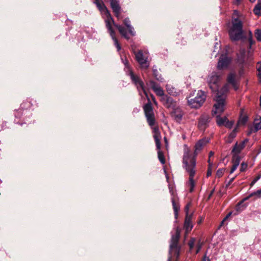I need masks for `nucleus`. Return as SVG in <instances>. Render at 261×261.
I'll use <instances>...</instances> for the list:
<instances>
[{"mask_svg":"<svg viewBox=\"0 0 261 261\" xmlns=\"http://www.w3.org/2000/svg\"><path fill=\"white\" fill-rule=\"evenodd\" d=\"M206 95L205 93L199 90L198 91L196 96L193 98L189 96L188 98L189 105L192 108L197 109L200 108L205 100Z\"/></svg>","mask_w":261,"mask_h":261,"instance_id":"obj_9","label":"nucleus"},{"mask_svg":"<svg viewBox=\"0 0 261 261\" xmlns=\"http://www.w3.org/2000/svg\"><path fill=\"white\" fill-rule=\"evenodd\" d=\"M180 236V229L177 227L175 229V234L172 236L170 245V256L168 259V261H172L173 256H175L177 258L179 255L180 247L178 246V241Z\"/></svg>","mask_w":261,"mask_h":261,"instance_id":"obj_7","label":"nucleus"},{"mask_svg":"<svg viewBox=\"0 0 261 261\" xmlns=\"http://www.w3.org/2000/svg\"><path fill=\"white\" fill-rule=\"evenodd\" d=\"M98 10L101 12H104L106 15L107 19H106V25L107 28L108 29L109 32L114 42V44L116 46L117 50L119 51L121 49V47L118 42V39L115 36V32L112 28V24H113L119 31L121 35L126 39H129L128 36L126 29L122 25L116 24L112 18L109 11L108 10L102 1L96 5Z\"/></svg>","mask_w":261,"mask_h":261,"instance_id":"obj_2","label":"nucleus"},{"mask_svg":"<svg viewBox=\"0 0 261 261\" xmlns=\"http://www.w3.org/2000/svg\"><path fill=\"white\" fill-rule=\"evenodd\" d=\"M160 96L161 97V101L167 108H170L174 105V101L172 97L165 95L164 93L163 95H160Z\"/></svg>","mask_w":261,"mask_h":261,"instance_id":"obj_18","label":"nucleus"},{"mask_svg":"<svg viewBox=\"0 0 261 261\" xmlns=\"http://www.w3.org/2000/svg\"><path fill=\"white\" fill-rule=\"evenodd\" d=\"M31 106V103H29V105H28V106L27 107V108L30 107Z\"/></svg>","mask_w":261,"mask_h":261,"instance_id":"obj_62","label":"nucleus"},{"mask_svg":"<svg viewBox=\"0 0 261 261\" xmlns=\"http://www.w3.org/2000/svg\"><path fill=\"white\" fill-rule=\"evenodd\" d=\"M254 34L257 40L261 41V29L256 30Z\"/></svg>","mask_w":261,"mask_h":261,"instance_id":"obj_31","label":"nucleus"},{"mask_svg":"<svg viewBox=\"0 0 261 261\" xmlns=\"http://www.w3.org/2000/svg\"><path fill=\"white\" fill-rule=\"evenodd\" d=\"M248 165L246 163L242 162L241 164V168H240V172H244L245 171L247 168Z\"/></svg>","mask_w":261,"mask_h":261,"instance_id":"obj_32","label":"nucleus"},{"mask_svg":"<svg viewBox=\"0 0 261 261\" xmlns=\"http://www.w3.org/2000/svg\"><path fill=\"white\" fill-rule=\"evenodd\" d=\"M153 75L154 77L158 81L162 82H163V78L162 77L161 75L159 73L156 69H153Z\"/></svg>","mask_w":261,"mask_h":261,"instance_id":"obj_26","label":"nucleus"},{"mask_svg":"<svg viewBox=\"0 0 261 261\" xmlns=\"http://www.w3.org/2000/svg\"><path fill=\"white\" fill-rule=\"evenodd\" d=\"M135 55V59L137 62L139 64L141 68L147 69L149 66V63L148 61V57L143 54V51L139 50L137 52L134 51Z\"/></svg>","mask_w":261,"mask_h":261,"instance_id":"obj_10","label":"nucleus"},{"mask_svg":"<svg viewBox=\"0 0 261 261\" xmlns=\"http://www.w3.org/2000/svg\"><path fill=\"white\" fill-rule=\"evenodd\" d=\"M189 205H187L185 207V211L186 212V215L188 214Z\"/></svg>","mask_w":261,"mask_h":261,"instance_id":"obj_54","label":"nucleus"},{"mask_svg":"<svg viewBox=\"0 0 261 261\" xmlns=\"http://www.w3.org/2000/svg\"><path fill=\"white\" fill-rule=\"evenodd\" d=\"M252 37V32L250 31H249L248 37Z\"/></svg>","mask_w":261,"mask_h":261,"instance_id":"obj_58","label":"nucleus"},{"mask_svg":"<svg viewBox=\"0 0 261 261\" xmlns=\"http://www.w3.org/2000/svg\"><path fill=\"white\" fill-rule=\"evenodd\" d=\"M258 77H259V78H260V79H261V73H258Z\"/></svg>","mask_w":261,"mask_h":261,"instance_id":"obj_59","label":"nucleus"},{"mask_svg":"<svg viewBox=\"0 0 261 261\" xmlns=\"http://www.w3.org/2000/svg\"><path fill=\"white\" fill-rule=\"evenodd\" d=\"M261 177V175H257L256 177H255L253 180L251 181L250 184V186H253L255 183H256Z\"/></svg>","mask_w":261,"mask_h":261,"instance_id":"obj_36","label":"nucleus"},{"mask_svg":"<svg viewBox=\"0 0 261 261\" xmlns=\"http://www.w3.org/2000/svg\"><path fill=\"white\" fill-rule=\"evenodd\" d=\"M214 190H213L211 192V194H210V196H211L213 194V192H214Z\"/></svg>","mask_w":261,"mask_h":261,"instance_id":"obj_61","label":"nucleus"},{"mask_svg":"<svg viewBox=\"0 0 261 261\" xmlns=\"http://www.w3.org/2000/svg\"><path fill=\"white\" fill-rule=\"evenodd\" d=\"M233 139H229V137H228V139L227 140V142L229 143H231Z\"/></svg>","mask_w":261,"mask_h":261,"instance_id":"obj_57","label":"nucleus"},{"mask_svg":"<svg viewBox=\"0 0 261 261\" xmlns=\"http://www.w3.org/2000/svg\"><path fill=\"white\" fill-rule=\"evenodd\" d=\"M222 74L223 73L221 72L213 71L210 75H208L207 79V82L210 88L211 89L213 92L216 93L215 97V100L216 97L217 96V93L222 91L223 89L225 86H227L228 91L229 90V86L227 84L225 85L220 90H219V83Z\"/></svg>","mask_w":261,"mask_h":261,"instance_id":"obj_6","label":"nucleus"},{"mask_svg":"<svg viewBox=\"0 0 261 261\" xmlns=\"http://www.w3.org/2000/svg\"><path fill=\"white\" fill-rule=\"evenodd\" d=\"M231 62V59L226 55H221L218 63L217 68L223 69L227 68Z\"/></svg>","mask_w":261,"mask_h":261,"instance_id":"obj_13","label":"nucleus"},{"mask_svg":"<svg viewBox=\"0 0 261 261\" xmlns=\"http://www.w3.org/2000/svg\"><path fill=\"white\" fill-rule=\"evenodd\" d=\"M182 116L183 113L179 108L175 109L172 113V116L177 122H179L181 120Z\"/></svg>","mask_w":261,"mask_h":261,"instance_id":"obj_19","label":"nucleus"},{"mask_svg":"<svg viewBox=\"0 0 261 261\" xmlns=\"http://www.w3.org/2000/svg\"><path fill=\"white\" fill-rule=\"evenodd\" d=\"M149 83L151 89L155 93L156 95L159 96L164 94V91L159 84L152 80L149 81Z\"/></svg>","mask_w":261,"mask_h":261,"instance_id":"obj_14","label":"nucleus"},{"mask_svg":"<svg viewBox=\"0 0 261 261\" xmlns=\"http://www.w3.org/2000/svg\"><path fill=\"white\" fill-rule=\"evenodd\" d=\"M225 169L224 168L219 169L217 170L216 175L218 177H221L224 174Z\"/></svg>","mask_w":261,"mask_h":261,"instance_id":"obj_34","label":"nucleus"},{"mask_svg":"<svg viewBox=\"0 0 261 261\" xmlns=\"http://www.w3.org/2000/svg\"><path fill=\"white\" fill-rule=\"evenodd\" d=\"M245 146L243 145V143L238 144V142H236L234 146H233L232 150L231 151L232 153H236L239 154L241 151L244 148Z\"/></svg>","mask_w":261,"mask_h":261,"instance_id":"obj_22","label":"nucleus"},{"mask_svg":"<svg viewBox=\"0 0 261 261\" xmlns=\"http://www.w3.org/2000/svg\"><path fill=\"white\" fill-rule=\"evenodd\" d=\"M124 64L125 66V68L127 69V74L130 76V78L137 87L138 91L139 92L140 95H141V90L142 91L143 93L146 97L148 102L145 104L143 107V110L145 116L146 117L147 121L149 126H152L155 124V118L154 114L153 111V109L151 106V101L148 97V94L145 90L144 83L140 79V78L137 75H135L133 71L130 68L128 65V62L127 60H125L124 62Z\"/></svg>","mask_w":261,"mask_h":261,"instance_id":"obj_1","label":"nucleus"},{"mask_svg":"<svg viewBox=\"0 0 261 261\" xmlns=\"http://www.w3.org/2000/svg\"><path fill=\"white\" fill-rule=\"evenodd\" d=\"M231 214H232V212H229L226 216V217L223 219V220H222V221L221 222V226H222L224 223V222L227 220L228 218L231 215Z\"/></svg>","mask_w":261,"mask_h":261,"instance_id":"obj_39","label":"nucleus"},{"mask_svg":"<svg viewBox=\"0 0 261 261\" xmlns=\"http://www.w3.org/2000/svg\"><path fill=\"white\" fill-rule=\"evenodd\" d=\"M183 167L189 175L188 185L190 186L189 191L192 192L195 187L194 177L196 173V162L194 159L189 161L188 152L186 150L185 156L182 158Z\"/></svg>","mask_w":261,"mask_h":261,"instance_id":"obj_5","label":"nucleus"},{"mask_svg":"<svg viewBox=\"0 0 261 261\" xmlns=\"http://www.w3.org/2000/svg\"><path fill=\"white\" fill-rule=\"evenodd\" d=\"M192 217V214L186 215L184 222V229H185L186 233H189L193 228V224L191 222Z\"/></svg>","mask_w":261,"mask_h":261,"instance_id":"obj_15","label":"nucleus"},{"mask_svg":"<svg viewBox=\"0 0 261 261\" xmlns=\"http://www.w3.org/2000/svg\"><path fill=\"white\" fill-rule=\"evenodd\" d=\"M214 154V152L212 151H210L209 153V158H210L211 156H213Z\"/></svg>","mask_w":261,"mask_h":261,"instance_id":"obj_55","label":"nucleus"},{"mask_svg":"<svg viewBox=\"0 0 261 261\" xmlns=\"http://www.w3.org/2000/svg\"><path fill=\"white\" fill-rule=\"evenodd\" d=\"M254 13L257 16L261 15V1H258L253 9Z\"/></svg>","mask_w":261,"mask_h":261,"instance_id":"obj_24","label":"nucleus"},{"mask_svg":"<svg viewBox=\"0 0 261 261\" xmlns=\"http://www.w3.org/2000/svg\"><path fill=\"white\" fill-rule=\"evenodd\" d=\"M201 248V245L200 244V243H198V244L197 245V250L196 251V253H198Z\"/></svg>","mask_w":261,"mask_h":261,"instance_id":"obj_44","label":"nucleus"},{"mask_svg":"<svg viewBox=\"0 0 261 261\" xmlns=\"http://www.w3.org/2000/svg\"><path fill=\"white\" fill-rule=\"evenodd\" d=\"M231 85L232 86V87H233L234 89L236 91L238 89L239 87H238V86L237 85V82L234 84H231Z\"/></svg>","mask_w":261,"mask_h":261,"instance_id":"obj_46","label":"nucleus"},{"mask_svg":"<svg viewBox=\"0 0 261 261\" xmlns=\"http://www.w3.org/2000/svg\"><path fill=\"white\" fill-rule=\"evenodd\" d=\"M120 0H110V5L115 16L118 19H121V14L122 9L120 7Z\"/></svg>","mask_w":261,"mask_h":261,"instance_id":"obj_12","label":"nucleus"},{"mask_svg":"<svg viewBox=\"0 0 261 261\" xmlns=\"http://www.w3.org/2000/svg\"><path fill=\"white\" fill-rule=\"evenodd\" d=\"M170 192L172 195L171 198V201H172V204L173 206V208L174 210L175 217L176 219L178 217V211L179 210L180 206L179 205V203L177 201H176L175 198V195L173 191L172 190H170Z\"/></svg>","mask_w":261,"mask_h":261,"instance_id":"obj_16","label":"nucleus"},{"mask_svg":"<svg viewBox=\"0 0 261 261\" xmlns=\"http://www.w3.org/2000/svg\"><path fill=\"white\" fill-rule=\"evenodd\" d=\"M166 90L168 93L172 95H176L177 93L175 91V90L174 88H170L169 86H167Z\"/></svg>","mask_w":261,"mask_h":261,"instance_id":"obj_30","label":"nucleus"},{"mask_svg":"<svg viewBox=\"0 0 261 261\" xmlns=\"http://www.w3.org/2000/svg\"><path fill=\"white\" fill-rule=\"evenodd\" d=\"M255 0H250V1L251 2V3H253L255 2Z\"/></svg>","mask_w":261,"mask_h":261,"instance_id":"obj_63","label":"nucleus"},{"mask_svg":"<svg viewBox=\"0 0 261 261\" xmlns=\"http://www.w3.org/2000/svg\"><path fill=\"white\" fill-rule=\"evenodd\" d=\"M243 15L236 10L233 11L228 30L230 39L233 41H239L245 38L243 30Z\"/></svg>","mask_w":261,"mask_h":261,"instance_id":"obj_3","label":"nucleus"},{"mask_svg":"<svg viewBox=\"0 0 261 261\" xmlns=\"http://www.w3.org/2000/svg\"><path fill=\"white\" fill-rule=\"evenodd\" d=\"M102 0H94V4H95L96 5H97L98 3H99L100 2H101Z\"/></svg>","mask_w":261,"mask_h":261,"instance_id":"obj_52","label":"nucleus"},{"mask_svg":"<svg viewBox=\"0 0 261 261\" xmlns=\"http://www.w3.org/2000/svg\"><path fill=\"white\" fill-rule=\"evenodd\" d=\"M238 166L233 164L231 168L230 173L232 174L238 168Z\"/></svg>","mask_w":261,"mask_h":261,"instance_id":"obj_41","label":"nucleus"},{"mask_svg":"<svg viewBox=\"0 0 261 261\" xmlns=\"http://www.w3.org/2000/svg\"><path fill=\"white\" fill-rule=\"evenodd\" d=\"M258 66L257 67V70L258 73H261V63H258Z\"/></svg>","mask_w":261,"mask_h":261,"instance_id":"obj_47","label":"nucleus"},{"mask_svg":"<svg viewBox=\"0 0 261 261\" xmlns=\"http://www.w3.org/2000/svg\"><path fill=\"white\" fill-rule=\"evenodd\" d=\"M211 121V117L207 114H202L199 118L198 127L201 130H205L208 126V124Z\"/></svg>","mask_w":261,"mask_h":261,"instance_id":"obj_11","label":"nucleus"},{"mask_svg":"<svg viewBox=\"0 0 261 261\" xmlns=\"http://www.w3.org/2000/svg\"><path fill=\"white\" fill-rule=\"evenodd\" d=\"M21 109L16 110L15 111V116L16 118H20L22 114V109H25L26 107V101H24L21 104Z\"/></svg>","mask_w":261,"mask_h":261,"instance_id":"obj_23","label":"nucleus"},{"mask_svg":"<svg viewBox=\"0 0 261 261\" xmlns=\"http://www.w3.org/2000/svg\"><path fill=\"white\" fill-rule=\"evenodd\" d=\"M249 140L248 139H244L243 141L241 142V143H243V145L245 146V144L248 142Z\"/></svg>","mask_w":261,"mask_h":261,"instance_id":"obj_51","label":"nucleus"},{"mask_svg":"<svg viewBox=\"0 0 261 261\" xmlns=\"http://www.w3.org/2000/svg\"><path fill=\"white\" fill-rule=\"evenodd\" d=\"M123 23L126 27L128 30L129 34L131 36H135V32L134 31V28L130 25V21L128 18H126L123 20Z\"/></svg>","mask_w":261,"mask_h":261,"instance_id":"obj_21","label":"nucleus"},{"mask_svg":"<svg viewBox=\"0 0 261 261\" xmlns=\"http://www.w3.org/2000/svg\"><path fill=\"white\" fill-rule=\"evenodd\" d=\"M259 101H260L259 105H260V107H261V96H260V98H259Z\"/></svg>","mask_w":261,"mask_h":261,"instance_id":"obj_60","label":"nucleus"},{"mask_svg":"<svg viewBox=\"0 0 261 261\" xmlns=\"http://www.w3.org/2000/svg\"><path fill=\"white\" fill-rule=\"evenodd\" d=\"M233 122H232V121H228V120L227 119V120L226 121L225 124V126L226 127H228L229 128H230L232 127V126H233Z\"/></svg>","mask_w":261,"mask_h":261,"instance_id":"obj_38","label":"nucleus"},{"mask_svg":"<svg viewBox=\"0 0 261 261\" xmlns=\"http://www.w3.org/2000/svg\"><path fill=\"white\" fill-rule=\"evenodd\" d=\"M257 132V131L254 130V128L253 126H250L249 127V130L247 133V135L248 136H250L252 133H255Z\"/></svg>","mask_w":261,"mask_h":261,"instance_id":"obj_37","label":"nucleus"},{"mask_svg":"<svg viewBox=\"0 0 261 261\" xmlns=\"http://www.w3.org/2000/svg\"><path fill=\"white\" fill-rule=\"evenodd\" d=\"M233 3L234 4L237 5H239L240 3L242 0H233Z\"/></svg>","mask_w":261,"mask_h":261,"instance_id":"obj_50","label":"nucleus"},{"mask_svg":"<svg viewBox=\"0 0 261 261\" xmlns=\"http://www.w3.org/2000/svg\"><path fill=\"white\" fill-rule=\"evenodd\" d=\"M240 53L241 54V55L244 56L245 54V49L241 50L240 51Z\"/></svg>","mask_w":261,"mask_h":261,"instance_id":"obj_53","label":"nucleus"},{"mask_svg":"<svg viewBox=\"0 0 261 261\" xmlns=\"http://www.w3.org/2000/svg\"><path fill=\"white\" fill-rule=\"evenodd\" d=\"M202 261H211V259L209 257L207 256L206 254H205L202 258Z\"/></svg>","mask_w":261,"mask_h":261,"instance_id":"obj_42","label":"nucleus"},{"mask_svg":"<svg viewBox=\"0 0 261 261\" xmlns=\"http://www.w3.org/2000/svg\"><path fill=\"white\" fill-rule=\"evenodd\" d=\"M211 174H212V171L211 169V167H209L208 170L207 171V176H209L211 175Z\"/></svg>","mask_w":261,"mask_h":261,"instance_id":"obj_49","label":"nucleus"},{"mask_svg":"<svg viewBox=\"0 0 261 261\" xmlns=\"http://www.w3.org/2000/svg\"><path fill=\"white\" fill-rule=\"evenodd\" d=\"M158 150V155L159 160L162 164H164L165 163V159L164 158V153L160 150V149Z\"/></svg>","mask_w":261,"mask_h":261,"instance_id":"obj_29","label":"nucleus"},{"mask_svg":"<svg viewBox=\"0 0 261 261\" xmlns=\"http://www.w3.org/2000/svg\"><path fill=\"white\" fill-rule=\"evenodd\" d=\"M227 92L228 86H226L223 89L222 91L217 93V96L216 97V103L214 105V109L212 111L213 114L217 115L216 122L219 126L225 125L227 120L226 117H220L221 114L224 111L225 100Z\"/></svg>","mask_w":261,"mask_h":261,"instance_id":"obj_4","label":"nucleus"},{"mask_svg":"<svg viewBox=\"0 0 261 261\" xmlns=\"http://www.w3.org/2000/svg\"><path fill=\"white\" fill-rule=\"evenodd\" d=\"M255 196L256 198H261V189L250 194L247 197L244 198L241 201L239 202L238 205H240L244 201L248 200L251 197Z\"/></svg>","mask_w":261,"mask_h":261,"instance_id":"obj_20","label":"nucleus"},{"mask_svg":"<svg viewBox=\"0 0 261 261\" xmlns=\"http://www.w3.org/2000/svg\"><path fill=\"white\" fill-rule=\"evenodd\" d=\"M232 154H233L232 159V163L234 165L239 166L240 164V161H241L240 156L238 154H236V153H232Z\"/></svg>","mask_w":261,"mask_h":261,"instance_id":"obj_27","label":"nucleus"},{"mask_svg":"<svg viewBox=\"0 0 261 261\" xmlns=\"http://www.w3.org/2000/svg\"><path fill=\"white\" fill-rule=\"evenodd\" d=\"M258 1H261V0H258Z\"/></svg>","mask_w":261,"mask_h":261,"instance_id":"obj_64","label":"nucleus"},{"mask_svg":"<svg viewBox=\"0 0 261 261\" xmlns=\"http://www.w3.org/2000/svg\"><path fill=\"white\" fill-rule=\"evenodd\" d=\"M247 121V117H243L240 120V122L242 123L243 124H245Z\"/></svg>","mask_w":261,"mask_h":261,"instance_id":"obj_43","label":"nucleus"},{"mask_svg":"<svg viewBox=\"0 0 261 261\" xmlns=\"http://www.w3.org/2000/svg\"><path fill=\"white\" fill-rule=\"evenodd\" d=\"M150 96H151V99H152V101H153V103H154L155 105H157V102H156V100H155V99L154 96L152 94H151V95H150Z\"/></svg>","mask_w":261,"mask_h":261,"instance_id":"obj_48","label":"nucleus"},{"mask_svg":"<svg viewBox=\"0 0 261 261\" xmlns=\"http://www.w3.org/2000/svg\"><path fill=\"white\" fill-rule=\"evenodd\" d=\"M227 82L231 85L236 83V74L233 73L229 74L227 77Z\"/></svg>","mask_w":261,"mask_h":261,"instance_id":"obj_28","label":"nucleus"},{"mask_svg":"<svg viewBox=\"0 0 261 261\" xmlns=\"http://www.w3.org/2000/svg\"><path fill=\"white\" fill-rule=\"evenodd\" d=\"M237 135V128H235L229 134V139H233Z\"/></svg>","mask_w":261,"mask_h":261,"instance_id":"obj_33","label":"nucleus"},{"mask_svg":"<svg viewBox=\"0 0 261 261\" xmlns=\"http://www.w3.org/2000/svg\"><path fill=\"white\" fill-rule=\"evenodd\" d=\"M236 177V176H235V177H232V178H231L229 180V182H228V184H227L226 185V187H228V186H229V185H230V184H231L233 181V180H234V179H235Z\"/></svg>","mask_w":261,"mask_h":261,"instance_id":"obj_45","label":"nucleus"},{"mask_svg":"<svg viewBox=\"0 0 261 261\" xmlns=\"http://www.w3.org/2000/svg\"><path fill=\"white\" fill-rule=\"evenodd\" d=\"M195 239L194 238H191L188 243L190 249H192L194 246Z\"/></svg>","mask_w":261,"mask_h":261,"instance_id":"obj_35","label":"nucleus"},{"mask_svg":"<svg viewBox=\"0 0 261 261\" xmlns=\"http://www.w3.org/2000/svg\"><path fill=\"white\" fill-rule=\"evenodd\" d=\"M153 138L155 141V145L157 149H161V134L158 127H154L153 128Z\"/></svg>","mask_w":261,"mask_h":261,"instance_id":"obj_17","label":"nucleus"},{"mask_svg":"<svg viewBox=\"0 0 261 261\" xmlns=\"http://www.w3.org/2000/svg\"><path fill=\"white\" fill-rule=\"evenodd\" d=\"M208 165L209 167H211L213 165V163L211 162L210 158H209V159L208 160Z\"/></svg>","mask_w":261,"mask_h":261,"instance_id":"obj_56","label":"nucleus"},{"mask_svg":"<svg viewBox=\"0 0 261 261\" xmlns=\"http://www.w3.org/2000/svg\"><path fill=\"white\" fill-rule=\"evenodd\" d=\"M208 142V140L205 138L199 140L196 143V144L194 146V151L193 152H192L190 149L187 145H186V144L184 145L183 158L185 156L186 151L187 150L188 152V157H189V161L194 159L195 162L196 163V156L197 155L198 152L202 149L204 145H205Z\"/></svg>","mask_w":261,"mask_h":261,"instance_id":"obj_8","label":"nucleus"},{"mask_svg":"<svg viewBox=\"0 0 261 261\" xmlns=\"http://www.w3.org/2000/svg\"><path fill=\"white\" fill-rule=\"evenodd\" d=\"M253 127L254 128L255 131H258L261 129V117L259 119L256 118L253 123Z\"/></svg>","mask_w":261,"mask_h":261,"instance_id":"obj_25","label":"nucleus"},{"mask_svg":"<svg viewBox=\"0 0 261 261\" xmlns=\"http://www.w3.org/2000/svg\"><path fill=\"white\" fill-rule=\"evenodd\" d=\"M248 40L249 44V48H251V45L254 43V41H253V38L251 37H248Z\"/></svg>","mask_w":261,"mask_h":261,"instance_id":"obj_40","label":"nucleus"}]
</instances>
